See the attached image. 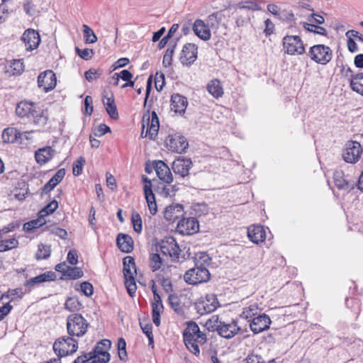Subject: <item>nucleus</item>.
Wrapping results in <instances>:
<instances>
[{
    "label": "nucleus",
    "mask_w": 363,
    "mask_h": 363,
    "mask_svg": "<svg viewBox=\"0 0 363 363\" xmlns=\"http://www.w3.org/2000/svg\"><path fill=\"white\" fill-rule=\"evenodd\" d=\"M197 46L194 43H187L184 45L180 62L183 65H191L197 58Z\"/></svg>",
    "instance_id": "dca6fc26"
},
{
    "label": "nucleus",
    "mask_w": 363,
    "mask_h": 363,
    "mask_svg": "<svg viewBox=\"0 0 363 363\" xmlns=\"http://www.w3.org/2000/svg\"><path fill=\"white\" fill-rule=\"evenodd\" d=\"M83 33L86 43H94L97 41L96 35L89 26L83 25Z\"/></svg>",
    "instance_id": "de8ad7c7"
},
{
    "label": "nucleus",
    "mask_w": 363,
    "mask_h": 363,
    "mask_svg": "<svg viewBox=\"0 0 363 363\" xmlns=\"http://www.w3.org/2000/svg\"><path fill=\"white\" fill-rule=\"evenodd\" d=\"M155 169L159 179L167 184L173 182V177L169 167L162 160L155 162Z\"/></svg>",
    "instance_id": "aec40b11"
},
{
    "label": "nucleus",
    "mask_w": 363,
    "mask_h": 363,
    "mask_svg": "<svg viewBox=\"0 0 363 363\" xmlns=\"http://www.w3.org/2000/svg\"><path fill=\"white\" fill-rule=\"evenodd\" d=\"M118 357L121 360H125L127 358L126 342L123 337L118 340Z\"/></svg>",
    "instance_id": "5fc2aeb1"
},
{
    "label": "nucleus",
    "mask_w": 363,
    "mask_h": 363,
    "mask_svg": "<svg viewBox=\"0 0 363 363\" xmlns=\"http://www.w3.org/2000/svg\"><path fill=\"white\" fill-rule=\"evenodd\" d=\"M308 55L315 62L325 65L332 60L333 51L328 46L318 44L309 48Z\"/></svg>",
    "instance_id": "20e7f679"
},
{
    "label": "nucleus",
    "mask_w": 363,
    "mask_h": 363,
    "mask_svg": "<svg viewBox=\"0 0 363 363\" xmlns=\"http://www.w3.org/2000/svg\"><path fill=\"white\" fill-rule=\"evenodd\" d=\"M87 320L79 313H72L67 318V330L69 336L82 337L87 332Z\"/></svg>",
    "instance_id": "7ed1b4c3"
},
{
    "label": "nucleus",
    "mask_w": 363,
    "mask_h": 363,
    "mask_svg": "<svg viewBox=\"0 0 363 363\" xmlns=\"http://www.w3.org/2000/svg\"><path fill=\"white\" fill-rule=\"evenodd\" d=\"M147 130L145 132V136H149L150 140H155L158 133L160 128V122L157 115L155 111H152L151 113V118L149 115L150 107L147 109Z\"/></svg>",
    "instance_id": "a211bd4d"
},
{
    "label": "nucleus",
    "mask_w": 363,
    "mask_h": 363,
    "mask_svg": "<svg viewBox=\"0 0 363 363\" xmlns=\"http://www.w3.org/2000/svg\"><path fill=\"white\" fill-rule=\"evenodd\" d=\"M145 197L148 206V208L151 215H155L157 212V206L155 201V194L152 193H147L145 194Z\"/></svg>",
    "instance_id": "09e8293b"
},
{
    "label": "nucleus",
    "mask_w": 363,
    "mask_h": 363,
    "mask_svg": "<svg viewBox=\"0 0 363 363\" xmlns=\"http://www.w3.org/2000/svg\"><path fill=\"white\" fill-rule=\"evenodd\" d=\"M195 266L207 268L211 264V257L204 252L196 254L194 257Z\"/></svg>",
    "instance_id": "ea45409f"
},
{
    "label": "nucleus",
    "mask_w": 363,
    "mask_h": 363,
    "mask_svg": "<svg viewBox=\"0 0 363 363\" xmlns=\"http://www.w3.org/2000/svg\"><path fill=\"white\" fill-rule=\"evenodd\" d=\"M177 44L174 43L172 45H170L166 50L165 54L163 56L162 64L164 67H169L172 65V57L176 48Z\"/></svg>",
    "instance_id": "3c124183"
},
{
    "label": "nucleus",
    "mask_w": 363,
    "mask_h": 363,
    "mask_svg": "<svg viewBox=\"0 0 363 363\" xmlns=\"http://www.w3.org/2000/svg\"><path fill=\"white\" fill-rule=\"evenodd\" d=\"M123 272L124 278L134 277L133 273L136 272V267L134 258L130 256L124 257L123 260Z\"/></svg>",
    "instance_id": "473e14b6"
},
{
    "label": "nucleus",
    "mask_w": 363,
    "mask_h": 363,
    "mask_svg": "<svg viewBox=\"0 0 363 363\" xmlns=\"http://www.w3.org/2000/svg\"><path fill=\"white\" fill-rule=\"evenodd\" d=\"M116 243L118 248L123 252L130 253L133 250V238L123 233H119L116 238Z\"/></svg>",
    "instance_id": "a878e982"
},
{
    "label": "nucleus",
    "mask_w": 363,
    "mask_h": 363,
    "mask_svg": "<svg viewBox=\"0 0 363 363\" xmlns=\"http://www.w3.org/2000/svg\"><path fill=\"white\" fill-rule=\"evenodd\" d=\"M12 309L13 306L11 305L10 302L5 303L4 306L0 307V321L4 320L5 317L10 313Z\"/></svg>",
    "instance_id": "69168bd1"
},
{
    "label": "nucleus",
    "mask_w": 363,
    "mask_h": 363,
    "mask_svg": "<svg viewBox=\"0 0 363 363\" xmlns=\"http://www.w3.org/2000/svg\"><path fill=\"white\" fill-rule=\"evenodd\" d=\"M223 15L220 12L213 13L208 16L206 24L212 30H217L222 21Z\"/></svg>",
    "instance_id": "a19ab883"
},
{
    "label": "nucleus",
    "mask_w": 363,
    "mask_h": 363,
    "mask_svg": "<svg viewBox=\"0 0 363 363\" xmlns=\"http://www.w3.org/2000/svg\"><path fill=\"white\" fill-rule=\"evenodd\" d=\"M184 342L189 350L199 356L200 350L199 345H203L207 340L205 333L201 332L199 325L194 321H189L183 332Z\"/></svg>",
    "instance_id": "f257e3e1"
},
{
    "label": "nucleus",
    "mask_w": 363,
    "mask_h": 363,
    "mask_svg": "<svg viewBox=\"0 0 363 363\" xmlns=\"http://www.w3.org/2000/svg\"><path fill=\"white\" fill-rule=\"evenodd\" d=\"M111 347V342L109 340L104 339L97 342L93 350L89 353L97 354L98 355L105 357L106 361H110L111 356L108 353V350H110Z\"/></svg>",
    "instance_id": "bb28decb"
},
{
    "label": "nucleus",
    "mask_w": 363,
    "mask_h": 363,
    "mask_svg": "<svg viewBox=\"0 0 363 363\" xmlns=\"http://www.w3.org/2000/svg\"><path fill=\"white\" fill-rule=\"evenodd\" d=\"M65 308L69 311H79L82 308V303L77 298L69 297L65 301Z\"/></svg>",
    "instance_id": "c03bdc74"
},
{
    "label": "nucleus",
    "mask_w": 363,
    "mask_h": 363,
    "mask_svg": "<svg viewBox=\"0 0 363 363\" xmlns=\"http://www.w3.org/2000/svg\"><path fill=\"white\" fill-rule=\"evenodd\" d=\"M140 327L143 330V332L146 335L149 340V345L153 344V334H152V327L151 324H146L144 326L142 323H140Z\"/></svg>",
    "instance_id": "680f3d73"
},
{
    "label": "nucleus",
    "mask_w": 363,
    "mask_h": 363,
    "mask_svg": "<svg viewBox=\"0 0 363 363\" xmlns=\"http://www.w3.org/2000/svg\"><path fill=\"white\" fill-rule=\"evenodd\" d=\"M345 304L348 308H350L354 313L359 314L360 311V301L358 298H348L345 299Z\"/></svg>",
    "instance_id": "4d7b16f0"
},
{
    "label": "nucleus",
    "mask_w": 363,
    "mask_h": 363,
    "mask_svg": "<svg viewBox=\"0 0 363 363\" xmlns=\"http://www.w3.org/2000/svg\"><path fill=\"white\" fill-rule=\"evenodd\" d=\"M79 290L81 292L84 294L86 296H91L94 293V287L92 284L88 281L82 282L80 286Z\"/></svg>",
    "instance_id": "bf43d9fd"
},
{
    "label": "nucleus",
    "mask_w": 363,
    "mask_h": 363,
    "mask_svg": "<svg viewBox=\"0 0 363 363\" xmlns=\"http://www.w3.org/2000/svg\"><path fill=\"white\" fill-rule=\"evenodd\" d=\"M30 120H32L33 123L39 127L44 126L48 120V111L44 109H41L40 108H36L33 111V113L31 115V117L29 118Z\"/></svg>",
    "instance_id": "c756f323"
},
{
    "label": "nucleus",
    "mask_w": 363,
    "mask_h": 363,
    "mask_svg": "<svg viewBox=\"0 0 363 363\" xmlns=\"http://www.w3.org/2000/svg\"><path fill=\"white\" fill-rule=\"evenodd\" d=\"M258 311L259 308L257 303L251 304L250 306L243 308L240 317V318L251 321L254 317H256L258 315Z\"/></svg>",
    "instance_id": "58836bf2"
},
{
    "label": "nucleus",
    "mask_w": 363,
    "mask_h": 363,
    "mask_svg": "<svg viewBox=\"0 0 363 363\" xmlns=\"http://www.w3.org/2000/svg\"><path fill=\"white\" fill-rule=\"evenodd\" d=\"M23 133L15 128H7L2 133V138L5 143H13L21 138Z\"/></svg>",
    "instance_id": "f704fd0d"
},
{
    "label": "nucleus",
    "mask_w": 363,
    "mask_h": 363,
    "mask_svg": "<svg viewBox=\"0 0 363 363\" xmlns=\"http://www.w3.org/2000/svg\"><path fill=\"white\" fill-rule=\"evenodd\" d=\"M13 75L21 74L24 70V65L21 60H14L10 65Z\"/></svg>",
    "instance_id": "864d4df0"
},
{
    "label": "nucleus",
    "mask_w": 363,
    "mask_h": 363,
    "mask_svg": "<svg viewBox=\"0 0 363 363\" xmlns=\"http://www.w3.org/2000/svg\"><path fill=\"white\" fill-rule=\"evenodd\" d=\"M125 284L128 294L133 297L137 289L134 277L125 278Z\"/></svg>",
    "instance_id": "603ef678"
},
{
    "label": "nucleus",
    "mask_w": 363,
    "mask_h": 363,
    "mask_svg": "<svg viewBox=\"0 0 363 363\" xmlns=\"http://www.w3.org/2000/svg\"><path fill=\"white\" fill-rule=\"evenodd\" d=\"M207 90L214 98H219L223 94V87L218 79H213L207 84Z\"/></svg>",
    "instance_id": "c9c22d12"
},
{
    "label": "nucleus",
    "mask_w": 363,
    "mask_h": 363,
    "mask_svg": "<svg viewBox=\"0 0 363 363\" xmlns=\"http://www.w3.org/2000/svg\"><path fill=\"white\" fill-rule=\"evenodd\" d=\"M246 363H263L264 359L261 355L251 353L245 359Z\"/></svg>",
    "instance_id": "338daca9"
},
{
    "label": "nucleus",
    "mask_w": 363,
    "mask_h": 363,
    "mask_svg": "<svg viewBox=\"0 0 363 363\" xmlns=\"http://www.w3.org/2000/svg\"><path fill=\"white\" fill-rule=\"evenodd\" d=\"M131 222L133 224V227L134 230L137 233H140L143 229V221L140 215L134 211L131 215Z\"/></svg>",
    "instance_id": "8fccbe9b"
},
{
    "label": "nucleus",
    "mask_w": 363,
    "mask_h": 363,
    "mask_svg": "<svg viewBox=\"0 0 363 363\" xmlns=\"http://www.w3.org/2000/svg\"><path fill=\"white\" fill-rule=\"evenodd\" d=\"M162 259L158 253H152L149 257V266L152 272L159 270L162 266Z\"/></svg>",
    "instance_id": "37998d69"
},
{
    "label": "nucleus",
    "mask_w": 363,
    "mask_h": 363,
    "mask_svg": "<svg viewBox=\"0 0 363 363\" xmlns=\"http://www.w3.org/2000/svg\"><path fill=\"white\" fill-rule=\"evenodd\" d=\"M55 152V150L50 146L40 148L35 152V160L40 164H45L52 158Z\"/></svg>",
    "instance_id": "cd10ccee"
},
{
    "label": "nucleus",
    "mask_w": 363,
    "mask_h": 363,
    "mask_svg": "<svg viewBox=\"0 0 363 363\" xmlns=\"http://www.w3.org/2000/svg\"><path fill=\"white\" fill-rule=\"evenodd\" d=\"M101 74L100 69H90L85 72L84 77L88 82H92L97 79Z\"/></svg>",
    "instance_id": "052dcab7"
},
{
    "label": "nucleus",
    "mask_w": 363,
    "mask_h": 363,
    "mask_svg": "<svg viewBox=\"0 0 363 363\" xmlns=\"http://www.w3.org/2000/svg\"><path fill=\"white\" fill-rule=\"evenodd\" d=\"M283 48L288 55H303L305 47L303 40L298 35H286L282 40Z\"/></svg>",
    "instance_id": "6e6552de"
},
{
    "label": "nucleus",
    "mask_w": 363,
    "mask_h": 363,
    "mask_svg": "<svg viewBox=\"0 0 363 363\" xmlns=\"http://www.w3.org/2000/svg\"><path fill=\"white\" fill-rule=\"evenodd\" d=\"M111 132V128L104 123H101L95 130L94 135L96 137H101L106 133Z\"/></svg>",
    "instance_id": "e2e57ef3"
},
{
    "label": "nucleus",
    "mask_w": 363,
    "mask_h": 363,
    "mask_svg": "<svg viewBox=\"0 0 363 363\" xmlns=\"http://www.w3.org/2000/svg\"><path fill=\"white\" fill-rule=\"evenodd\" d=\"M333 179L335 185L337 189H348V182L344 178V173L342 171H335L333 174Z\"/></svg>",
    "instance_id": "79ce46f5"
},
{
    "label": "nucleus",
    "mask_w": 363,
    "mask_h": 363,
    "mask_svg": "<svg viewBox=\"0 0 363 363\" xmlns=\"http://www.w3.org/2000/svg\"><path fill=\"white\" fill-rule=\"evenodd\" d=\"M168 301L170 307L174 310V311L179 315H183L184 314V310L182 305V302L179 296L176 294H169L168 297Z\"/></svg>",
    "instance_id": "4c0bfd02"
},
{
    "label": "nucleus",
    "mask_w": 363,
    "mask_h": 363,
    "mask_svg": "<svg viewBox=\"0 0 363 363\" xmlns=\"http://www.w3.org/2000/svg\"><path fill=\"white\" fill-rule=\"evenodd\" d=\"M50 246L48 245H38V250L35 257L38 260L48 259L50 256Z\"/></svg>",
    "instance_id": "a18cd8bd"
},
{
    "label": "nucleus",
    "mask_w": 363,
    "mask_h": 363,
    "mask_svg": "<svg viewBox=\"0 0 363 363\" xmlns=\"http://www.w3.org/2000/svg\"><path fill=\"white\" fill-rule=\"evenodd\" d=\"M21 40L25 44L26 50L36 49L40 43L39 33L33 29H27L21 36Z\"/></svg>",
    "instance_id": "2eb2a0df"
},
{
    "label": "nucleus",
    "mask_w": 363,
    "mask_h": 363,
    "mask_svg": "<svg viewBox=\"0 0 363 363\" xmlns=\"http://www.w3.org/2000/svg\"><path fill=\"white\" fill-rule=\"evenodd\" d=\"M362 148L357 141H348L342 153L343 160L347 163H356L362 153Z\"/></svg>",
    "instance_id": "9b49d317"
},
{
    "label": "nucleus",
    "mask_w": 363,
    "mask_h": 363,
    "mask_svg": "<svg viewBox=\"0 0 363 363\" xmlns=\"http://www.w3.org/2000/svg\"><path fill=\"white\" fill-rule=\"evenodd\" d=\"M153 302L152 303V321L156 326L160 325V313L163 309L162 299L158 292L153 294Z\"/></svg>",
    "instance_id": "5701e85b"
},
{
    "label": "nucleus",
    "mask_w": 363,
    "mask_h": 363,
    "mask_svg": "<svg viewBox=\"0 0 363 363\" xmlns=\"http://www.w3.org/2000/svg\"><path fill=\"white\" fill-rule=\"evenodd\" d=\"M45 223V220H43V219L40 218L38 217V219L30 220V222H28L24 224V229L27 231H30L33 229L38 228L40 226H42L43 224Z\"/></svg>",
    "instance_id": "6e6d98bb"
},
{
    "label": "nucleus",
    "mask_w": 363,
    "mask_h": 363,
    "mask_svg": "<svg viewBox=\"0 0 363 363\" xmlns=\"http://www.w3.org/2000/svg\"><path fill=\"white\" fill-rule=\"evenodd\" d=\"M219 306L217 296L213 294H206L201 297L194 303L195 309L200 315L215 311Z\"/></svg>",
    "instance_id": "423d86ee"
},
{
    "label": "nucleus",
    "mask_w": 363,
    "mask_h": 363,
    "mask_svg": "<svg viewBox=\"0 0 363 363\" xmlns=\"http://www.w3.org/2000/svg\"><path fill=\"white\" fill-rule=\"evenodd\" d=\"M35 108V106L33 103L26 101H21L16 106V113L21 118L27 117L29 118L31 117Z\"/></svg>",
    "instance_id": "c85d7f7f"
},
{
    "label": "nucleus",
    "mask_w": 363,
    "mask_h": 363,
    "mask_svg": "<svg viewBox=\"0 0 363 363\" xmlns=\"http://www.w3.org/2000/svg\"><path fill=\"white\" fill-rule=\"evenodd\" d=\"M188 105L187 99L185 96L179 94H174L171 97V110L176 113H184Z\"/></svg>",
    "instance_id": "4be33fe9"
},
{
    "label": "nucleus",
    "mask_w": 363,
    "mask_h": 363,
    "mask_svg": "<svg viewBox=\"0 0 363 363\" xmlns=\"http://www.w3.org/2000/svg\"><path fill=\"white\" fill-rule=\"evenodd\" d=\"M27 291H24L22 288H16L14 289H9L6 293L0 296V300L9 298L11 301L16 299H21Z\"/></svg>",
    "instance_id": "e433bc0d"
},
{
    "label": "nucleus",
    "mask_w": 363,
    "mask_h": 363,
    "mask_svg": "<svg viewBox=\"0 0 363 363\" xmlns=\"http://www.w3.org/2000/svg\"><path fill=\"white\" fill-rule=\"evenodd\" d=\"M103 104L109 116L113 119H117L118 118V113L113 94L109 97L104 96Z\"/></svg>",
    "instance_id": "2f4dec72"
},
{
    "label": "nucleus",
    "mask_w": 363,
    "mask_h": 363,
    "mask_svg": "<svg viewBox=\"0 0 363 363\" xmlns=\"http://www.w3.org/2000/svg\"><path fill=\"white\" fill-rule=\"evenodd\" d=\"M240 9H247L252 11H259L261 9L259 5L255 1H245L240 4Z\"/></svg>",
    "instance_id": "0e129e2a"
},
{
    "label": "nucleus",
    "mask_w": 363,
    "mask_h": 363,
    "mask_svg": "<svg viewBox=\"0 0 363 363\" xmlns=\"http://www.w3.org/2000/svg\"><path fill=\"white\" fill-rule=\"evenodd\" d=\"M55 278L56 275L54 272H47L28 279L25 282L24 286L27 289L26 291L30 292L35 286L46 281H53L55 279Z\"/></svg>",
    "instance_id": "6ab92c4d"
},
{
    "label": "nucleus",
    "mask_w": 363,
    "mask_h": 363,
    "mask_svg": "<svg viewBox=\"0 0 363 363\" xmlns=\"http://www.w3.org/2000/svg\"><path fill=\"white\" fill-rule=\"evenodd\" d=\"M183 211L181 205H171L167 206L164 211V217L169 222H174L179 218Z\"/></svg>",
    "instance_id": "7c9ffc66"
},
{
    "label": "nucleus",
    "mask_w": 363,
    "mask_h": 363,
    "mask_svg": "<svg viewBox=\"0 0 363 363\" xmlns=\"http://www.w3.org/2000/svg\"><path fill=\"white\" fill-rule=\"evenodd\" d=\"M89 363H107L109 361L106 360L105 357L98 355L97 354H91L89 352Z\"/></svg>",
    "instance_id": "774afa93"
},
{
    "label": "nucleus",
    "mask_w": 363,
    "mask_h": 363,
    "mask_svg": "<svg viewBox=\"0 0 363 363\" xmlns=\"http://www.w3.org/2000/svg\"><path fill=\"white\" fill-rule=\"evenodd\" d=\"M249 239L255 242H263L266 238V233L262 225H251L247 229Z\"/></svg>",
    "instance_id": "b1692460"
},
{
    "label": "nucleus",
    "mask_w": 363,
    "mask_h": 363,
    "mask_svg": "<svg viewBox=\"0 0 363 363\" xmlns=\"http://www.w3.org/2000/svg\"><path fill=\"white\" fill-rule=\"evenodd\" d=\"M271 323V319L267 315L258 314L251 320L250 328L255 334H258L269 329Z\"/></svg>",
    "instance_id": "4468645a"
},
{
    "label": "nucleus",
    "mask_w": 363,
    "mask_h": 363,
    "mask_svg": "<svg viewBox=\"0 0 363 363\" xmlns=\"http://www.w3.org/2000/svg\"><path fill=\"white\" fill-rule=\"evenodd\" d=\"M78 342L70 337H62L55 340L53 350L57 357H65L77 351Z\"/></svg>",
    "instance_id": "39448f33"
},
{
    "label": "nucleus",
    "mask_w": 363,
    "mask_h": 363,
    "mask_svg": "<svg viewBox=\"0 0 363 363\" xmlns=\"http://www.w3.org/2000/svg\"><path fill=\"white\" fill-rule=\"evenodd\" d=\"M160 249L164 255L169 256L173 262L179 261L182 250L174 238L168 237L162 240Z\"/></svg>",
    "instance_id": "1a4fd4ad"
},
{
    "label": "nucleus",
    "mask_w": 363,
    "mask_h": 363,
    "mask_svg": "<svg viewBox=\"0 0 363 363\" xmlns=\"http://www.w3.org/2000/svg\"><path fill=\"white\" fill-rule=\"evenodd\" d=\"M192 166V162L189 158L179 157L172 163V169L175 174L184 179L189 175V171Z\"/></svg>",
    "instance_id": "f3484780"
},
{
    "label": "nucleus",
    "mask_w": 363,
    "mask_h": 363,
    "mask_svg": "<svg viewBox=\"0 0 363 363\" xmlns=\"http://www.w3.org/2000/svg\"><path fill=\"white\" fill-rule=\"evenodd\" d=\"M165 143L169 150L179 154L184 152L189 147L186 138L179 133L168 135Z\"/></svg>",
    "instance_id": "9d476101"
},
{
    "label": "nucleus",
    "mask_w": 363,
    "mask_h": 363,
    "mask_svg": "<svg viewBox=\"0 0 363 363\" xmlns=\"http://www.w3.org/2000/svg\"><path fill=\"white\" fill-rule=\"evenodd\" d=\"M65 169H60L55 175L44 185L41 194H47L52 191L65 177Z\"/></svg>",
    "instance_id": "393cba45"
},
{
    "label": "nucleus",
    "mask_w": 363,
    "mask_h": 363,
    "mask_svg": "<svg viewBox=\"0 0 363 363\" xmlns=\"http://www.w3.org/2000/svg\"><path fill=\"white\" fill-rule=\"evenodd\" d=\"M57 78L53 71L48 69L41 72L38 77V85L45 92L52 91L56 86Z\"/></svg>",
    "instance_id": "ddd939ff"
},
{
    "label": "nucleus",
    "mask_w": 363,
    "mask_h": 363,
    "mask_svg": "<svg viewBox=\"0 0 363 363\" xmlns=\"http://www.w3.org/2000/svg\"><path fill=\"white\" fill-rule=\"evenodd\" d=\"M350 84L352 91L363 96V72L352 74Z\"/></svg>",
    "instance_id": "72a5a7b5"
},
{
    "label": "nucleus",
    "mask_w": 363,
    "mask_h": 363,
    "mask_svg": "<svg viewBox=\"0 0 363 363\" xmlns=\"http://www.w3.org/2000/svg\"><path fill=\"white\" fill-rule=\"evenodd\" d=\"M210 278L211 274L208 268L197 266L187 270L184 275V281L192 285L206 283L209 281Z\"/></svg>",
    "instance_id": "0eeeda50"
},
{
    "label": "nucleus",
    "mask_w": 363,
    "mask_h": 363,
    "mask_svg": "<svg viewBox=\"0 0 363 363\" xmlns=\"http://www.w3.org/2000/svg\"><path fill=\"white\" fill-rule=\"evenodd\" d=\"M83 274L84 273L81 268L77 267L69 266L67 269L65 277L66 279H77L81 278L83 276Z\"/></svg>",
    "instance_id": "49530a36"
},
{
    "label": "nucleus",
    "mask_w": 363,
    "mask_h": 363,
    "mask_svg": "<svg viewBox=\"0 0 363 363\" xmlns=\"http://www.w3.org/2000/svg\"><path fill=\"white\" fill-rule=\"evenodd\" d=\"M85 162V160L82 157H79L77 160L73 163L72 165V172L73 174L75 176H78L82 174L83 165Z\"/></svg>",
    "instance_id": "13d9d810"
},
{
    "label": "nucleus",
    "mask_w": 363,
    "mask_h": 363,
    "mask_svg": "<svg viewBox=\"0 0 363 363\" xmlns=\"http://www.w3.org/2000/svg\"><path fill=\"white\" fill-rule=\"evenodd\" d=\"M199 230V222L196 218H184L181 219L177 225V231L182 235H191Z\"/></svg>",
    "instance_id": "f8f14e48"
},
{
    "label": "nucleus",
    "mask_w": 363,
    "mask_h": 363,
    "mask_svg": "<svg viewBox=\"0 0 363 363\" xmlns=\"http://www.w3.org/2000/svg\"><path fill=\"white\" fill-rule=\"evenodd\" d=\"M209 322L210 326L214 328L218 334L225 339H231L242 331L241 328L238 325L237 320L225 323L220 320L218 317L213 316Z\"/></svg>",
    "instance_id": "f03ea898"
},
{
    "label": "nucleus",
    "mask_w": 363,
    "mask_h": 363,
    "mask_svg": "<svg viewBox=\"0 0 363 363\" xmlns=\"http://www.w3.org/2000/svg\"><path fill=\"white\" fill-rule=\"evenodd\" d=\"M192 30L196 35L203 40H208L211 38V30L208 25L201 19H196L192 26Z\"/></svg>",
    "instance_id": "412c9836"
}]
</instances>
